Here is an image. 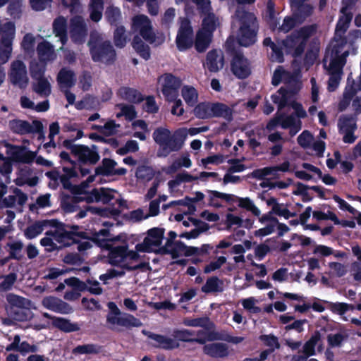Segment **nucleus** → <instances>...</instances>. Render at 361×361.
Returning <instances> with one entry per match:
<instances>
[{
	"mask_svg": "<svg viewBox=\"0 0 361 361\" xmlns=\"http://www.w3.org/2000/svg\"><path fill=\"white\" fill-rule=\"evenodd\" d=\"M186 135L178 130L171 134L163 127L156 128L152 134L154 142L159 146L157 151L159 157H166L173 152L179 151L183 146Z\"/></svg>",
	"mask_w": 361,
	"mask_h": 361,
	"instance_id": "1",
	"label": "nucleus"
},
{
	"mask_svg": "<svg viewBox=\"0 0 361 361\" xmlns=\"http://www.w3.org/2000/svg\"><path fill=\"white\" fill-rule=\"evenodd\" d=\"M6 154L8 159L0 165V173L4 176H9L13 171V163L31 164L36 157V152L27 149L23 145H16L6 142Z\"/></svg>",
	"mask_w": 361,
	"mask_h": 361,
	"instance_id": "2",
	"label": "nucleus"
},
{
	"mask_svg": "<svg viewBox=\"0 0 361 361\" xmlns=\"http://www.w3.org/2000/svg\"><path fill=\"white\" fill-rule=\"evenodd\" d=\"M240 21V26L238 35V42L242 47H250L257 41L258 31L257 18L253 13L244 11Z\"/></svg>",
	"mask_w": 361,
	"mask_h": 361,
	"instance_id": "3",
	"label": "nucleus"
},
{
	"mask_svg": "<svg viewBox=\"0 0 361 361\" xmlns=\"http://www.w3.org/2000/svg\"><path fill=\"white\" fill-rule=\"evenodd\" d=\"M226 51L231 56V71L238 79H246L252 73L251 63L233 43L226 42Z\"/></svg>",
	"mask_w": 361,
	"mask_h": 361,
	"instance_id": "4",
	"label": "nucleus"
},
{
	"mask_svg": "<svg viewBox=\"0 0 361 361\" xmlns=\"http://www.w3.org/2000/svg\"><path fill=\"white\" fill-rule=\"evenodd\" d=\"M90 53L94 62L112 65L116 60V52L109 40H90Z\"/></svg>",
	"mask_w": 361,
	"mask_h": 361,
	"instance_id": "5",
	"label": "nucleus"
},
{
	"mask_svg": "<svg viewBox=\"0 0 361 361\" xmlns=\"http://www.w3.org/2000/svg\"><path fill=\"white\" fill-rule=\"evenodd\" d=\"M16 27L10 21L3 25L2 35L0 39V63H6L11 57L12 44L15 37Z\"/></svg>",
	"mask_w": 361,
	"mask_h": 361,
	"instance_id": "6",
	"label": "nucleus"
},
{
	"mask_svg": "<svg viewBox=\"0 0 361 361\" xmlns=\"http://www.w3.org/2000/svg\"><path fill=\"white\" fill-rule=\"evenodd\" d=\"M131 30L133 32H138L149 44H153L156 41L157 37L153 31L151 20L144 14H138L133 17Z\"/></svg>",
	"mask_w": 361,
	"mask_h": 361,
	"instance_id": "7",
	"label": "nucleus"
},
{
	"mask_svg": "<svg viewBox=\"0 0 361 361\" xmlns=\"http://www.w3.org/2000/svg\"><path fill=\"white\" fill-rule=\"evenodd\" d=\"M176 47L180 51L190 49L194 44L193 29L187 18L181 19L180 25L176 37Z\"/></svg>",
	"mask_w": 361,
	"mask_h": 361,
	"instance_id": "8",
	"label": "nucleus"
},
{
	"mask_svg": "<svg viewBox=\"0 0 361 361\" xmlns=\"http://www.w3.org/2000/svg\"><path fill=\"white\" fill-rule=\"evenodd\" d=\"M8 126L11 131L17 135L42 134L43 124L38 120H34L30 124L27 121L15 118L9 121Z\"/></svg>",
	"mask_w": 361,
	"mask_h": 361,
	"instance_id": "9",
	"label": "nucleus"
},
{
	"mask_svg": "<svg viewBox=\"0 0 361 361\" xmlns=\"http://www.w3.org/2000/svg\"><path fill=\"white\" fill-rule=\"evenodd\" d=\"M162 77L164 82L161 87V92L167 102H172L178 96L182 82L181 80L171 73H165Z\"/></svg>",
	"mask_w": 361,
	"mask_h": 361,
	"instance_id": "10",
	"label": "nucleus"
},
{
	"mask_svg": "<svg viewBox=\"0 0 361 361\" xmlns=\"http://www.w3.org/2000/svg\"><path fill=\"white\" fill-rule=\"evenodd\" d=\"M8 77L11 82L20 89H25L28 85L26 66L21 61L12 63Z\"/></svg>",
	"mask_w": 361,
	"mask_h": 361,
	"instance_id": "11",
	"label": "nucleus"
},
{
	"mask_svg": "<svg viewBox=\"0 0 361 361\" xmlns=\"http://www.w3.org/2000/svg\"><path fill=\"white\" fill-rule=\"evenodd\" d=\"M87 35L86 24L80 17H75L71 20L70 27V36L71 40L78 44L85 42Z\"/></svg>",
	"mask_w": 361,
	"mask_h": 361,
	"instance_id": "12",
	"label": "nucleus"
},
{
	"mask_svg": "<svg viewBox=\"0 0 361 361\" xmlns=\"http://www.w3.org/2000/svg\"><path fill=\"white\" fill-rule=\"evenodd\" d=\"M102 250L109 251V263L113 266H118L119 264L126 259L128 243L121 245L114 246L112 244H108L104 242Z\"/></svg>",
	"mask_w": 361,
	"mask_h": 361,
	"instance_id": "13",
	"label": "nucleus"
},
{
	"mask_svg": "<svg viewBox=\"0 0 361 361\" xmlns=\"http://www.w3.org/2000/svg\"><path fill=\"white\" fill-rule=\"evenodd\" d=\"M42 305L56 313L68 314L73 312V307L66 302L54 296H47L43 298Z\"/></svg>",
	"mask_w": 361,
	"mask_h": 361,
	"instance_id": "14",
	"label": "nucleus"
},
{
	"mask_svg": "<svg viewBox=\"0 0 361 361\" xmlns=\"http://www.w3.org/2000/svg\"><path fill=\"white\" fill-rule=\"evenodd\" d=\"M142 333L157 342L156 344H153V346L156 348L171 350L178 348L180 345L176 340L166 336L154 334L145 329L142 331Z\"/></svg>",
	"mask_w": 361,
	"mask_h": 361,
	"instance_id": "15",
	"label": "nucleus"
},
{
	"mask_svg": "<svg viewBox=\"0 0 361 361\" xmlns=\"http://www.w3.org/2000/svg\"><path fill=\"white\" fill-rule=\"evenodd\" d=\"M79 238L91 240V236L85 231L74 232L63 231L55 235L56 240L59 243H63L64 247H69L74 243H79Z\"/></svg>",
	"mask_w": 361,
	"mask_h": 361,
	"instance_id": "16",
	"label": "nucleus"
},
{
	"mask_svg": "<svg viewBox=\"0 0 361 361\" xmlns=\"http://www.w3.org/2000/svg\"><path fill=\"white\" fill-rule=\"evenodd\" d=\"M301 39L295 33V30L281 41V44L287 54H290L294 58L300 57L305 51V47H302L301 52L298 51V47L300 45Z\"/></svg>",
	"mask_w": 361,
	"mask_h": 361,
	"instance_id": "17",
	"label": "nucleus"
},
{
	"mask_svg": "<svg viewBox=\"0 0 361 361\" xmlns=\"http://www.w3.org/2000/svg\"><path fill=\"white\" fill-rule=\"evenodd\" d=\"M204 354L216 359L226 358L230 354L228 345L224 343H211L206 344L202 348Z\"/></svg>",
	"mask_w": 361,
	"mask_h": 361,
	"instance_id": "18",
	"label": "nucleus"
},
{
	"mask_svg": "<svg viewBox=\"0 0 361 361\" xmlns=\"http://www.w3.org/2000/svg\"><path fill=\"white\" fill-rule=\"evenodd\" d=\"M42 315L44 318L51 320V324L54 327L65 333L75 332L80 329L77 323H72L69 319L52 316L47 312H44Z\"/></svg>",
	"mask_w": 361,
	"mask_h": 361,
	"instance_id": "19",
	"label": "nucleus"
},
{
	"mask_svg": "<svg viewBox=\"0 0 361 361\" xmlns=\"http://www.w3.org/2000/svg\"><path fill=\"white\" fill-rule=\"evenodd\" d=\"M107 323L124 326L126 328L140 327L142 325V322L130 314H125L123 317H115L108 314L106 317Z\"/></svg>",
	"mask_w": 361,
	"mask_h": 361,
	"instance_id": "20",
	"label": "nucleus"
},
{
	"mask_svg": "<svg viewBox=\"0 0 361 361\" xmlns=\"http://www.w3.org/2000/svg\"><path fill=\"white\" fill-rule=\"evenodd\" d=\"M56 80L61 90L70 89L75 85L76 76L73 71L63 67L58 73Z\"/></svg>",
	"mask_w": 361,
	"mask_h": 361,
	"instance_id": "21",
	"label": "nucleus"
},
{
	"mask_svg": "<svg viewBox=\"0 0 361 361\" xmlns=\"http://www.w3.org/2000/svg\"><path fill=\"white\" fill-rule=\"evenodd\" d=\"M75 156L78 157L79 163L82 164L94 165L100 159L99 152H92L88 146L84 145H81Z\"/></svg>",
	"mask_w": 361,
	"mask_h": 361,
	"instance_id": "22",
	"label": "nucleus"
},
{
	"mask_svg": "<svg viewBox=\"0 0 361 361\" xmlns=\"http://www.w3.org/2000/svg\"><path fill=\"white\" fill-rule=\"evenodd\" d=\"M317 30L318 25L316 23L304 25L295 30V33L302 40L300 45L298 47V51L301 52L302 47H306L309 39L317 33Z\"/></svg>",
	"mask_w": 361,
	"mask_h": 361,
	"instance_id": "23",
	"label": "nucleus"
},
{
	"mask_svg": "<svg viewBox=\"0 0 361 361\" xmlns=\"http://www.w3.org/2000/svg\"><path fill=\"white\" fill-rule=\"evenodd\" d=\"M212 118H224L228 122L233 119V109L228 105L221 102L212 103Z\"/></svg>",
	"mask_w": 361,
	"mask_h": 361,
	"instance_id": "24",
	"label": "nucleus"
},
{
	"mask_svg": "<svg viewBox=\"0 0 361 361\" xmlns=\"http://www.w3.org/2000/svg\"><path fill=\"white\" fill-rule=\"evenodd\" d=\"M53 32L56 37H59L62 45L68 41L67 20L63 16H59L53 22Z\"/></svg>",
	"mask_w": 361,
	"mask_h": 361,
	"instance_id": "25",
	"label": "nucleus"
},
{
	"mask_svg": "<svg viewBox=\"0 0 361 361\" xmlns=\"http://www.w3.org/2000/svg\"><path fill=\"white\" fill-rule=\"evenodd\" d=\"M6 299L8 302V306L6 308L7 312H11L16 309H25L26 306L30 303L28 299L14 293H8Z\"/></svg>",
	"mask_w": 361,
	"mask_h": 361,
	"instance_id": "26",
	"label": "nucleus"
},
{
	"mask_svg": "<svg viewBox=\"0 0 361 361\" xmlns=\"http://www.w3.org/2000/svg\"><path fill=\"white\" fill-rule=\"evenodd\" d=\"M341 13L343 16L339 17L336 25L334 35L336 42L338 41V38L342 37L345 35L353 18V13L351 12Z\"/></svg>",
	"mask_w": 361,
	"mask_h": 361,
	"instance_id": "27",
	"label": "nucleus"
},
{
	"mask_svg": "<svg viewBox=\"0 0 361 361\" xmlns=\"http://www.w3.org/2000/svg\"><path fill=\"white\" fill-rule=\"evenodd\" d=\"M280 120V125L282 128L288 129L290 128V133L293 135L298 133L301 128V121H296L295 117L293 115H286L284 114L279 116Z\"/></svg>",
	"mask_w": 361,
	"mask_h": 361,
	"instance_id": "28",
	"label": "nucleus"
},
{
	"mask_svg": "<svg viewBox=\"0 0 361 361\" xmlns=\"http://www.w3.org/2000/svg\"><path fill=\"white\" fill-rule=\"evenodd\" d=\"M213 35L200 30L195 37L193 45L199 53L204 52L212 42Z\"/></svg>",
	"mask_w": 361,
	"mask_h": 361,
	"instance_id": "29",
	"label": "nucleus"
},
{
	"mask_svg": "<svg viewBox=\"0 0 361 361\" xmlns=\"http://www.w3.org/2000/svg\"><path fill=\"white\" fill-rule=\"evenodd\" d=\"M81 202H83L82 196L66 195L61 200V207L66 213H73L79 209L78 204Z\"/></svg>",
	"mask_w": 361,
	"mask_h": 361,
	"instance_id": "30",
	"label": "nucleus"
},
{
	"mask_svg": "<svg viewBox=\"0 0 361 361\" xmlns=\"http://www.w3.org/2000/svg\"><path fill=\"white\" fill-rule=\"evenodd\" d=\"M358 38H361V30H353L350 31L347 36L344 35L342 37L338 38V41L334 45L336 51L339 52L340 49H343L348 44L353 47Z\"/></svg>",
	"mask_w": 361,
	"mask_h": 361,
	"instance_id": "31",
	"label": "nucleus"
},
{
	"mask_svg": "<svg viewBox=\"0 0 361 361\" xmlns=\"http://www.w3.org/2000/svg\"><path fill=\"white\" fill-rule=\"evenodd\" d=\"M132 47L136 53L143 59L148 60L150 59L151 52L149 45L145 44L139 35H135L131 42Z\"/></svg>",
	"mask_w": 361,
	"mask_h": 361,
	"instance_id": "32",
	"label": "nucleus"
},
{
	"mask_svg": "<svg viewBox=\"0 0 361 361\" xmlns=\"http://www.w3.org/2000/svg\"><path fill=\"white\" fill-rule=\"evenodd\" d=\"M164 228L154 227L147 231V236L145 238L149 240L152 246L159 247L164 238Z\"/></svg>",
	"mask_w": 361,
	"mask_h": 361,
	"instance_id": "33",
	"label": "nucleus"
},
{
	"mask_svg": "<svg viewBox=\"0 0 361 361\" xmlns=\"http://www.w3.org/2000/svg\"><path fill=\"white\" fill-rule=\"evenodd\" d=\"M117 163L114 159L109 158H104L102 161V165L96 167L95 175H101L102 176H113V172Z\"/></svg>",
	"mask_w": 361,
	"mask_h": 361,
	"instance_id": "34",
	"label": "nucleus"
},
{
	"mask_svg": "<svg viewBox=\"0 0 361 361\" xmlns=\"http://www.w3.org/2000/svg\"><path fill=\"white\" fill-rule=\"evenodd\" d=\"M210 11L208 13H204L205 17L202 20L201 30L213 35L216 29L218 18L214 13Z\"/></svg>",
	"mask_w": 361,
	"mask_h": 361,
	"instance_id": "35",
	"label": "nucleus"
},
{
	"mask_svg": "<svg viewBox=\"0 0 361 361\" xmlns=\"http://www.w3.org/2000/svg\"><path fill=\"white\" fill-rule=\"evenodd\" d=\"M181 94L183 99L188 106H193L197 102L198 92L194 87L184 85L182 87Z\"/></svg>",
	"mask_w": 361,
	"mask_h": 361,
	"instance_id": "36",
	"label": "nucleus"
},
{
	"mask_svg": "<svg viewBox=\"0 0 361 361\" xmlns=\"http://www.w3.org/2000/svg\"><path fill=\"white\" fill-rule=\"evenodd\" d=\"M120 91L123 97L129 102L139 104L144 100L142 94L135 89L123 87Z\"/></svg>",
	"mask_w": 361,
	"mask_h": 361,
	"instance_id": "37",
	"label": "nucleus"
},
{
	"mask_svg": "<svg viewBox=\"0 0 361 361\" xmlns=\"http://www.w3.org/2000/svg\"><path fill=\"white\" fill-rule=\"evenodd\" d=\"M212 103L200 102L197 104L193 109L194 115L200 119H207L212 118Z\"/></svg>",
	"mask_w": 361,
	"mask_h": 361,
	"instance_id": "38",
	"label": "nucleus"
},
{
	"mask_svg": "<svg viewBox=\"0 0 361 361\" xmlns=\"http://www.w3.org/2000/svg\"><path fill=\"white\" fill-rule=\"evenodd\" d=\"M197 335L198 337L192 338V343H197L204 345H206V342L207 341H214L222 339V337H221L218 333L214 331L206 333L203 330H199Z\"/></svg>",
	"mask_w": 361,
	"mask_h": 361,
	"instance_id": "39",
	"label": "nucleus"
},
{
	"mask_svg": "<svg viewBox=\"0 0 361 361\" xmlns=\"http://www.w3.org/2000/svg\"><path fill=\"white\" fill-rule=\"evenodd\" d=\"M6 246L9 247V258L20 261L23 258V249L24 244L20 240L8 243Z\"/></svg>",
	"mask_w": 361,
	"mask_h": 361,
	"instance_id": "40",
	"label": "nucleus"
},
{
	"mask_svg": "<svg viewBox=\"0 0 361 361\" xmlns=\"http://www.w3.org/2000/svg\"><path fill=\"white\" fill-rule=\"evenodd\" d=\"M102 350V346L89 343L85 345H79L72 350L73 355H82V354H98Z\"/></svg>",
	"mask_w": 361,
	"mask_h": 361,
	"instance_id": "41",
	"label": "nucleus"
},
{
	"mask_svg": "<svg viewBox=\"0 0 361 361\" xmlns=\"http://www.w3.org/2000/svg\"><path fill=\"white\" fill-rule=\"evenodd\" d=\"M221 283V281L217 276H211L207 279L205 284L202 286L201 290L204 293L221 292L222 288L219 285Z\"/></svg>",
	"mask_w": 361,
	"mask_h": 361,
	"instance_id": "42",
	"label": "nucleus"
},
{
	"mask_svg": "<svg viewBox=\"0 0 361 361\" xmlns=\"http://www.w3.org/2000/svg\"><path fill=\"white\" fill-rule=\"evenodd\" d=\"M297 11L293 13V16L298 18V23H302L307 18L312 16L314 8L311 4H302L295 6Z\"/></svg>",
	"mask_w": 361,
	"mask_h": 361,
	"instance_id": "43",
	"label": "nucleus"
},
{
	"mask_svg": "<svg viewBox=\"0 0 361 361\" xmlns=\"http://www.w3.org/2000/svg\"><path fill=\"white\" fill-rule=\"evenodd\" d=\"M105 18L110 25L117 27L122 18L121 10L115 6H109L105 11Z\"/></svg>",
	"mask_w": 361,
	"mask_h": 361,
	"instance_id": "44",
	"label": "nucleus"
},
{
	"mask_svg": "<svg viewBox=\"0 0 361 361\" xmlns=\"http://www.w3.org/2000/svg\"><path fill=\"white\" fill-rule=\"evenodd\" d=\"M37 85H34L33 91L41 97H47L51 93V87L49 82L45 78L37 79Z\"/></svg>",
	"mask_w": 361,
	"mask_h": 361,
	"instance_id": "45",
	"label": "nucleus"
},
{
	"mask_svg": "<svg viewBox=\"0 0 361 361\" xmlns=\"http://www.w3.org/2000/svg\"><path fill=\"white\" fill-rule=\"evenodd\" d=\"M111 233L108 228L100 229L97 232H94L91 235V241L94 243L97 247L103 248L102 245L108 243V238H110Z\"/></svg>",
	"mask_w": 361,
	"mask_h": 361,
	"instance_id": "46",
	"label": "nucleus"
},
{
	"mask_svg": "<svg viewBox=\"0 0 361 361\" xmlns=\"http://www.w3.org/2000/svg\"><path fill=\"white\" fill-rule=\"evenodd\" d=\"M208 192L210 194L208 204L215 207H220L221 204L218 202H215L214 198H220L224 200L227 202H231L235 197L233 195L223 193L216 190H208Z\"/></svg>",
	"mask_w": 361,
	"mask_h": 361,
	"instance_id": "47",
	"label": "nucleus"
},
{
	"mask_svg": "<svg viewBox=\"0 0 361 361\" xmlns=\"http://www.w3.org/2000/svg\"><path fill=\"white\" fill-rule=\"evenodd\" d=\"M296 190L293 191V194L294 195L300 196L304 192H306L307 190H312L316 192H317L318 196L321 199H325V194L323 190V188L318 185L309 186L302 183L298 182L296 183Z\"/></svg>",
	"mask_w": 361,
	"mask_h": 361,
	"instance_id": "48",
	"label": "nucleus"
},
{
	"mask_svg": "<svg viewBox=\"0 0 361 361\" xmlns=\"http://www.w3.org/2000/svg\"><path fill=\"white\" fill-rule=\"evenodd\" d=\"M338 128L339 132L348 130H355L357 129L356 120L352 116H341L338 119Z\"/></svg>",
	"mask_w": 361,
	"mask_h": 361,
	"instance_id": "49",
	"label": "nucleus"
},
{
	"mask_svg": "<svg viewBox=\"0 0 361 361\" xmlns=\"http://www.w3.org/2000/svg\"><path fill=\"white\" fill-rule=\"evenodd\" d=\"M117 106L121 109V111L116 114L117 118L124 116L127 121H131L137 117V111L134 106L119 104Z\"/></svg>",
	"mask_w": 361,
	"mask_h": 361,
	"instance_id": "50",
	"label": "nucleus"
},
{
	"mask_svg": "<svg viewBox=\"0 0 361 361\" xmlns=\"http://www.w3.org/2000/svg\"><path fill=\"white\" fill-rule=\"evenodd\" d=\"M324 303L328 304L329 310L335 314L339 315L344 314L348 310H353L355 309L354 305L347 304L345 302H331L328 301H323Z\"/></svg>",
	"mask_w": 361,
	"mask_h": 361,
	"instance_id": "51",
	"label": "nucleus"
},
{
	"mask_svg": "<svg viewBox=\"0 0 361 361\" xmlns=\"http://www.w3.org/2000/svg\"><path fill=\"white\" fill-rule=\"evenodd\" d=\"M154 175L155 172L153 168L146 165L139 166L135 172V176L137 179L147 181L151 180Z\"/></svg>",
	"mask_w": 361,
	"mask_h": 361,
	"instance_id": "52",
	"label": "nucleus"
},
{
	"mask_svg": "<svg viewBox=\"0 0 361 361\" xmlns=\"http://www.w3.org/2000/svg\"><path fill=\"white\" fill-rule=\"evenodd\" d=\"M126 29L124 26H117L114 32V42L116 47L123 48L126 44Z\"/></svg>",
	"mask_w": 361,
	"mask_h": 361,
	"instance_id": "53",
	"label": "nucleus"
},
{
	"mask_svg": "<svg viewBox=\"0 0 361 361\" xmlns=\"http://www.w3.org/2000/svg\"><path fill=\"white\" fill-rule=\"evenodd\" d=\"M44 230L41 221H37L30 226H28L24 231L27 239L31 240L41 234Z\"/></svg>",
	"mask_w": 361,
	"mask_h": 361,
	"instance_id": "54",
	"label": "nucleus"
},
{
	"mask_svg": "<svg viewBox=\"0 0 361 361\" xmlns=\"http://www.w3.org/2000/svg\"><path fill=\"white\" fill-rule=\"evenodd\" d=\"M218 57L217 51L212 49L207 54L206 56V66L210 72H217L219 70L218 66Z\"/></svg>",
	"mask_w": 361,
	"mask_h": 361,
	"instance_id": "55",
	"label": "nucleus"
},
{
	"mask_svg": "<svg viewBox=\"0 0 361 361\" xmlns=\"http://www.w3.org/2000/svg\"><path fill=\"white\" fill-rule=\"evenodd\" d=\"M88 137L95 142L108 144L114 149H116L119 146L118 140L114 137L106 138L96 133H90Z\"/></svg>",
	"mask_w": 361,
	"mask_h": 361,
	"instance_id": "56",
	"label": "nucleus"
},
{
	"mask_svg": "<svg viewBox=\"0 0 361 361\" xmlns=\"http://www.w3.org/2000/svg\"><path fill=\"white\" fill-rule=\"evenodd\" d=\"M259 340L262 341L264 345L269 347V348H274L279 349L280 348V343L277 336L274 334H262L259 336Z\"/></svg>",
	"mask_w": 361,
	"mask_h": 361,
	"instance_id": "57",
	"label": "nucleus"
},
{
	"mask_svg": "<svg viewBox=\"0 0 361 361\" xmlns=\"http://www.w3.org/2000/svg\"><path fill=\"white\" fill-rule=\"evenodd\" d=\"M4 280L0 283V292L10 290L17 280V274L14 272L3 276Z\"/></svg>",
	"mask_w": 361,
	"mask_h": 361,
	"instance_id": "58",
	"label": "nucleus"
},
{
	"mask_svg": "<svg viewBox=\"0 0 361 361\" xmlns=\"http://www.w3.org/2000/svg\"><path fill=\"white\" fill-rule=\"evenodd\" d=\"M227 261V259L224 256H219L216 258V260L210 262L208 264H207L204 268V272L205 274H209L212 271H214L217 269H219L223 264H224Z\"/></svg>",
	"mask_w": 361,
	"mask_h": 361,
	"instance_id": "59",
	"label": "nucleus"
},
{
	"mask_svg": "<svg viewBox=\"0 0 361 361\" xmlns=\"http://www.w3.org/2000/svg\"><path fill=\"white\" fill-rule=\"evenodd\" d=\"M37 52L39 57H49L53 52L52 45L47 41H42L37 44Z\"/></svg>",
	"mask_w": 361,
	"mask_h": 361,
	"instance_id": "60",
	"label": "nucleus"
},
{
	"mask_svg": "<svg viewBox=\"0 0 361 361\" xmlns=\"http://www.w3.org/2000/svg\"><path fill=\"white\" fill-rule=\"evenodd\" d=\"M45 68L42 64L37 62H32L30 66V73L31 77L37 80L39 78H44Z\"/></svg>",
	"mask_w": 361,
	"mask_h": 361,
	"instance_id": "61",
	"label": "nucleus"
},
{
	"mask_svg": "<svg viewBox=\"0 0 361 361\" xmlns=\"http://www.w3.org/2000/svg\"><path fill=\"white\" fill-rule=\"evenodd\" d=\"M298 23V18L293 16H286L283 20L282 25L278 28L279 32H283L284 33L288 32L291 30Z\"/></svg>",
	"mask_w": 361,
	"mask_h": 361,
	"instance_id": "62",
	"label": "nucleus"
},
{
	"mask_svg": "<svg viewBox=\"0 0 361 361\" xmlns=\"http://www.w3.org/2000/svg\"><path fill=\"white\" fill-rule=\"evenodd\" d=\"M139 150L138 143L136 140H128L126 142V145L118 148L116 150V153L119 155H125L128 152H136Z\"/></svg>",
	"mask_w": 361,
	"mask_h": 361,
	"instance_id": "63",
	"label": "nucleus"
},
{
	"mask_svg": "<svg viewBox=\"0 0 361 361\" xmlns=\"http://www.w3.org/2000/svg\"><path fill=\"white\" fill-rule=\"evenodd\" d=\"M361 90V80L359 82H355L354 80L352 81L350 85H348L345 88V91L343 93L345 99L350 100L353 98L355 94Z\"/></svg>",
	"mask_w": 361,
	"mask_h": 361,
	"instance_id": "64",
	"label": "nucleus"
}]
</instances>
